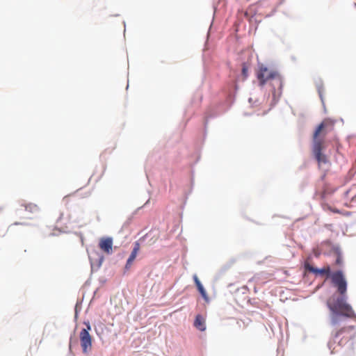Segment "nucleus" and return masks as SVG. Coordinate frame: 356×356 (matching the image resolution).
<instances>
[{
  "instance_id": "f257e3e1",
  "label": "nucleus",
  "mask_w": 356,
  "mask_h": 356,
  "mask_svg": "<svg viewBox=\"0 0 356 356\" xmlns=\"http://www.w3.org/2000/svg\"><path fill=\"white\" fill-rule=\"evenodd\" d=\"M331 281L333 286L337 288L340 297H332L327 302V307L332 312L331 324L337 325L340 319L339 315L350 318H356V314L352 307L346 302V294L347 291V281L341 270L334 272L331 275Z\"/></svg>"
},
{
  "instance_id": "f03ea898",
  "label": "nucleus",
  "mask_w": 356,
  "mask_h": 356,
  "mask_svg": "<svg viewBox=\"0 0 356 356\" xmlns=\"http://www.w3.org/2000/svg\"><path fill=\"white\" fill-rule=\"evenodd\" d=\"M334 120L325 118L316 127L313 134L312 152L319 165L326 164L329 161L327 156L323 154L322 151L325 149V136L334 130Z\"/></svg>"
},
{
  "instance_id": "7ed1b4c3",
  "label": "nucleus",
  "mask_w": 356,
  "mask_h": 356,
  "mask_svg": "<svg viewBox=\"0 0 356 356\" xmlns=\"http://www.w3.org/2000/svg\"><path fill=\"white\" fill-rule=\"evenodd\" d=\"M356 337V328L353 325L343 327L337 330L332 334V339L328 343L331 353L334 354L339 351L337 347L334 346L337 343L340 347H344L347 345V349L350 350L348 353H344L342 356H355L353 350V340Z\"/></svg>"
},
{
  "instance_id": "20e7f679",
  "label": "nucleus",
  "mask_w": 356,
  "mask_h": 356,
  "mask_svg": "<svg viewBox=\"0 0 356 356\" xmlns=\"http://www.w3.org/2000/svg\"><path fill=\"white\" fill-rule=\"evenodd\" d=\"M257 78L260 86H264L266 83H269L273 87V93L275 92L276 88L280 90L282 88V79L280 74L276 70L264 65L259 66L257 72Z\"/></svg>"
},
{
  "instance_id": "39448f33",
  "label": "nucleus",
  "mask_w": 356,
  "mask_h": 356,
  "mask_svg": "<svg viewBox=\"0 0 356 356\" xmlns=\"http://www.w3.org/2000/svg\"><path fill=\"white\" fill-rule=\"evenodd\" d=\"M91 329L89 323L87 324V329H82L79 334V339L83 353L87 354L92 349V337L88 332Z\"/></svg>"
},
{
  "instance_id": "423d86ee",
  "label": "nucleus",
  "mask_w": 356,
  "mask_h": 356,
  "mask_svg": "<svg viewBox=\"0 0 356 356\" xmlns=\"http://www.w3.org/2000/svg\"><path fill=\"white\" fill-rule=\"evenodd\" d=\"M323 245L328 249L327 254L332 256L335 259L334 264L337 266H341L343 264V260L339 247L333 245L330 243H326Z\"/></svg>"
},
{
  "instance_id": "0eeeda50",
  "label": "nucleus",
  "mask_w": 356,
  "mask_h": 356,
  "mask_svg": "<svg viewBox=\"0 0 356 356\" xmlns=\"http://www.w3.org/2000/svg\"><path fill=\"white\" fill-rule=\"evenodd\" d=\"M99 249L107 254L113 253V239L111 237H102L99 242Z\"/></svg>"
},
{
  "instance_id": "6e6552de",
  "label": "nucleus",
  "mask_w": 356,
  "mask_h": 356,
  "mask_svg": "<svg viewBox=\"0 0 356 356\" xmlns=\"http://www.w3.org/2000/svg\"><path fill=\"white\" fill-rule=\"evenodd\" d=\"M256 6L257 11L260 15L268 16L273 11V7L270 4V3L266 0L258 2Z\"/></svg>"
},
{
  "instance_id": "1a4fd4ad",
  "label": "nucleus",
  "mask_w": 356,
  "mask_h": 356,
  "mask_svg": "<svg viewBox=\"0 0 356 356\" xmlns=\"http://www.w3.org/2000/svg\"><path fill=\"white\" fill-rule=\"evenodd\" d=\"M305 269L308 270L309 272H312L315 273L316 275H325L327 277H331V272H330V267L329 266H325L324 268L321 269H318L316 268L313 267L309 264L307 263L305 265Z\"/></svg>"
},
{
  "instance_id": "9d476101",
  "label": "nucleus",
  "mask_w": 356,
  "mask_h": 356,
  "mask_svg": "<svg viewBox=\"0 0 356 356\" xmlns=\"http://www.w3.org/2000/svg\"><path fill=\"white\" fill-rule=\"evenodd\" d=\"M194 326L200 331L206 330L205 318L200 314H197L194 321Z\"/></svg>"
},
{
  "instance_id": "9b49d317",
  "label": "nucleus",
  "mask_w": 356,
  "mask_h": 356,
  "mask_svg": "<svg viewBox=\"0 0 356 356\" xmlns=\"http://www.w3.org/2000/svg\"><path fill=\"white\" fill-rule=\"evenodd\" d=\"M193 280H194L195 285H196L199 292L200 293L201 296L205 300V301L208 302L209 298L206 293V291L204 290L202 284H201L200 281L199 280V279L196 275H193Z\"/></svg>"
},
{
  "instance_id": "f8f14e48",
  "label": "nucleus",
  "mask_w": 356,
  "mask_h": 356,
  "mask_svg": "<svg viewBox=\"0 0 356 356\" xmlns=\"http://www.w3.org/2000/svg\"><path fill=\"white\" fill-rule=\"evenodd\" d=\"M24 209L31 213H36L39 211V208L35 204L29 203L22 205Z\"/></svg>"
},
{
  "instance_id": "ddd939ff",
  "label": "nucleus",
  "mask_w": 356,
  "mask_h": 356,
  "mask_svg": "<svg viewBox=\"0 0 356 356\" xmlns=\"http://www.w3.org/2000/svg\"><path fill=\"white\" fill-rule=\"evenodd\" d=\"M139 250H140V243L138 242H136L134 243L133 250H132L129 257L135 259L138 253Z\"/></svg>"
},
{
  "instance_id": "4468645a",
  "label": "nucleus",
  "mask_w": 356,
  "mask_h": 356,
  "mask_svg": "<svg viewBox=\"0 0 356 356\" xmlns=\"http://www.w3.org/2000/svg\"><path fill=\"white\" fill-rule=\"evenodd\" d=\"M139 250H140V243L138 242H136L134 243L133 250H132L129 257L135 259L138 253Z\"/></svg>"
},
{
  "instance_id": "2eb2a0df",
  "label": "nucleus",
  "mask_w": 356,
  "mask_h": 356,
  "mask_svg": "<svg viewBox=\"0 0 356 356\" xmlns=\"http://www.w3.org/2000/svg\"><path fill=\"white\" fill-rule=\"evenodd\" d=\"M242 76H243V79L245 80L247 79V77L248 76V65H246V63H243L242 64Z\"/></svg>"
},
{
  "instance_id": "dca6fc26",
  "label": "nucleus",
  "mask_w": 356,
  "mask_h": 356,
  "mask_svg": "<svg viewBox=\"0 0 356 356\" xmlns=\"http://www.w3.org/2000/svg\"><path fill=\"white\" fill-rule=\"evenodd\" d=\"M346 196L351 198V202H356V191L353 189L347 191Z\"/></svg>"
},
{
  "instance_id": "f3484780",
  "label": "nucleus",
  "mask_w": 356,
  "mask_h": 356,
  "mask_svg": "<svg viewBox=\"0 0 356 356\" xmlns=\"http://www.w3.org/2000/svg\"><path fill=\"white\" fill-rule=\"evenodd\" d=\"M134 260H135L134 259L131 258V257H129V258H128V259L127 261L125 268L126 269H129L131 266V265H132V264H133Z\"/></svg>"
}]
</instances>
